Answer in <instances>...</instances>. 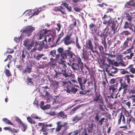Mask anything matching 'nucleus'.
<instances>
[{
  "label": "nucleus",
  "instance_id": "1",
  "mask_svg": "<svg viewBox=\"0 0 135 135\" xmlns=\"http://www.w3.org/2000/svg\"><path fill=\"white\" fill-rule=\"evenodd\" d=\"M71 48L68 47L67 50H64L63 47L59 48L57 50L59 53H61L63 58H67L68 57L69 62L67 64L71 66V68L74 70L82 71L83 70V63L79 56L76 55L75 53L71 51Z\"/></svg>",
  "mask_w": 135,
  "mask_h": 135
},
{
  "label": "nucleus",
  "instance_id": "2",
  "mask_svg": "<svg viewBox=\"0 0 135 135\" xmlns=\"http://www.w3.org/2000/svg\"><path fill=\"white\" fill-rule=\"evenodd\" d=\"M88 79L86 78H84L83 77H78L77 78V80L80 87V89L82 91H80L79 94H80L85 95L88 92L90 91V90H84V89L85 88V84L86 83Z\"/></svg>",
  "mask_w": 135,
  "mask_h": 135
},
{
  "label": "nucleus",
  "instance_id": "3",
  "mask_svg": "<svg viewBox=\"0 0 135 135\" xmlns=\"http://www.w3.org/2000/svg\"><path fill=\"white\" fill-rule=\"evenodd\" d=\"M134 77V75L131 74L125 75L124 77V80L120 78L119 80V83L120 84V85H121V87L120 89L128 87L129 85H130L131 79L130 78H133Z\"/></svg>",
  "mask_w": 135,
  "mask_h": 135
},
{
  "label": "nucleus",
  "instance_id": "4",
  "mask_svg": "<svg viewBox=\"0 0 135 135\" xmlns=\"http://www.w3.org/2000/svg\"><path fill=\"white\" fill-rule=\"evenodd\" d=\"M122 120L121 124L122 126L119 127V129H123L124 131L128 129L127 125L126 124V119L124 115L122 113H120V116L119 117L118 119L117 123L118 125H120Z\"/></svg>",
  "mask_w": 135,
  "mask_h": 135
},
{
  "label": "nucleus",
  "instance_id": "5",
  "mask_svg": "<svg viewBox=\"0 0 135 135\" xmlns=\"http://www.w3.org/2000/svg\"><path fill=\"white\" fill-rule=\"evenodd\" d=\"M34 41L32 40L27 38L23 41V45L28 50H30L34 45Z\"/></svg>",
  "mask_w": 135,
  "mask_h": 135
},
{
  "label": "nucleus",
  "instance_id": "6",
  "mask_svg": "<svg viewBox=\"0 0 135 135\" xmlns=\"http://www.w3.org/2000/svg\"><path fill=\"white\" fill-rule=\"evenodd\" d=\"M100 116L98 113H95V117L94 119L95 122H97V125L101 126L103 124V123L105 122H106L107 120V119H105L103 117L101 118L99 120Z\"/></svg>",
  "mask_w": 135,
  "mask_h": 135
},
{
  "label": "nucleus",
  "instance_id": "7",
  "mask_svg": "<svg viewBox=\"0 0 135 135\" xmlns=\"http://www.w3.org/2000/svg\"><path fill=\"white\" fill-rule=\"evenodd\" d=\"M84 46L86 51L90 50L93 53L94 52L93 45L91 38L88 39L86 41Z\"/></svg>",
  "mask_w": 135,
  "mask_h": 135
},
{
  "label": "nucleus",
  "instance_id": "8",
  "mask_svg": "<svg viewBox=\"0 0 135 135\" xmlns=\"http://www.w3.org/2000/svg\"><path fill=\"white\" fill-rule=\"evenodd\" d=\"M72 36V34L70 33L69 35H66L63 39L62 41L64 42V44L65 45H68L74 43V41L71 38Z\"/></svg>",
  "mask_w": 135,
  "mask_h": 135
},
{
  "label": "nucleus",
  "instance_id": "9",
  "mask_svg": "<svg viewBox=\"0 0 135 135\" xmlns=\"http://www.w3.org/2000/svg\"><path fill=\"white\" fill-rule=\"evenodd\" d=\"M35 30L34 27L31 26H27L23 30L22 33L28 36L31 35L32 32Z\"/></svg>",
  "mask_w": 135,
  "mask_h": 135
},
{
  "label": "nucleus",
  "instance_id": "10",
  "mask_svg": "<svg viewBox=\"0 0 135 135\" xmlns=\"http://www.w3.org/2000/svg\"><path fill=\"white\" fill-rule=\"evenodd\" d=\"M102 18L104 21L103 23L107 26V27L109 26H110L112 20L110 16H107V15H104V16L102 17Z\"/></svg>",
  "mask_w": 135,
  "mask_h": 135
},
{
  "label": "nucleus",
  "instance_id": "11",
  "mask_svg": "<svg viewBox=\"0 0 135 135\" xmlns=\"http://www.w3.org/2000/svg\"><path fill=\"white\" fill-rule=\"evenodd\" d=\"M124 28L126 29L129 28L132 31H134L135 30V26L132 23V21H126L124 23Z\"/></svg>",
  "mask_w": 135,
  "mask_h": 135
},
{
  "label": "nucleus",
  "instance_id": "12",
  "mask_svg": "<svg viewBox=\"0 0 135 135\" xmlns=\"http://www.w3.org/2000/svg\"><path fill=\"white\" fill-rule=\"evenodd\" d=\"M52 126V125L51 124L43 125L40 131L43 132L42 133L44 135H47L48 134V131L49 130L48 127H51Z\"/></svg>",
  "mask_w": 135,
  "mask_h": 135
},
{
  "label": "nucleus",
  "instance_id": "13",
  "mask_svg": "<svg viewBox=\"0 0 135 135\" xmlns=\"http://www.w3.org/2000/svg\"><path fill=\"white\" fill-rule=\"evenodd\" d=\"M118 83H116L115 84L111 85L109 88V90L111 94H113L117 91Z\"/></svg>",
  "mask_w": 135,
  "mask_h": 135
},
{
  "label": "nucleus",
  "instance_id": "14",
  "mask_svg": "<svg viewBox=\"0 0 135 135\" xmlns=\"http://www.w3.org/2000/svg\"><path fill=\"white\" fill-rule=\"evenodd\" d=\"M133 48V46L132 45L130 48L127 49L124 53L125 54H128L131 53L129 55H128L126 56V58L128 60L132 59V57L134 56V53L132 52L131 51Z\"/></svg>",
  "mask_w": 135,
  "mask_h": 135
},
{
  "label": "nucleus",
  "instance_id": "15",
  "mask_svg": "<svg viewBox=\"0 0 135 135\" xmlns=\"http://www.w3.org/2000/svg\"><path fill=\"white\" fill-rule=\"evenodd\" d=\"M32 69V67L30 65H27L25 69H23L22 71V74L23 75L25 74L30 73L31 72Z\"/></svg>",
  "mask_w": 135,
  "mask_h": 135
},
{
  "label": "nucleus",
  "instance_id": "16",
  "mask_svg": "<svg viewBox=\"0 0 135 135\" xmlns=\"http://www.w3.org/2000/svg\"><path fill=\"white\" fill-rule=\"evenodd\" d=\"M45 34H47L48 33V37H51L53 38V39L55 38L56 35V32L53 30H47L46 29H45Z\"/></svg>",
  "mask_w": 135,
  "mask_h": 135
},
{
  "label": "nucleus",
  "instance_id": "17",
  "mask_svg": "<svg viewBox=\"0 0 135 135\" xmlns=\"http://www.w3.org/2000/svg\"><path fill=\"white\" fill-rule=\"evenodd\" d=\"M62 86L65 88H67L66 89L70 90V88H71L73 86V84L70 81L65 82L63 81L62 82Z\"/></svg>",
  "mask_w": 135,
  "mask_h": 135
},
{
  "label": "nucleus",
  "instance_id": "18",
  "mask_svg": "<svg viewBox=\"0 0 135 135\" xmlns=\"http://www.w3.org/2000/svg\"><path fill=\"white\" fill-rule=\"evenodd\" d=\"M57 117L60 118L65 119L67 118V115L64 111H60L57 114Z\"/></svg>",
  "mask_w": 135,
  "mask_h": 135
},
{
  "label": "nucleus",
  "instance_id": "19",
  "mask_svg": "<svg viewBox=\"0 0 135 135\" xmlns=\"http://www.w3.org/2000/svg\"><path fill=\"white\" fill-rule=\"evenodd\" d=\"M3 129L5 130H8L9 132H11L12 133H13L14 135H15V133H17L18 131L16 129L13 128L12 129L10 128L9 127H5Z\"/></svg>",
  "mask_w": 135,
  "mask_h": 135
},
{
  "label": "nucleus",
  "instance_id": "20",
  "mask_svg": "<svg viewBox=\"0 0 135 135\" xmlns=\"http://www.w3.org/2000/svg\"><path fill=\"white\" fill-rule=\"evenodd\" d=\"M129 92L131 94H135V89L133 88L129 90ZM131 97L132 98H132V102L134 103L133 105L135 106V95H132Z\"/></svg>",
  "mask_w": 135,
  "mask_h": 135
},
{
  "label": "nucleus",
  "instance_id": "21",
  "mask_svg": "<svg viewBox=\"0 0 135 135\" xmlns=\"http://www.w3.org/2000/svg\"><path fill=\"white\" fill-rule=\"evenodd\" d=\"M89 27L90 30L92 31L91 33L94 34V32L97 29L96 25L93 23H91L89 25Z\"/></svg>",
  "mask_w": 135,
  "mask_h": 135
},
{
  "label": "nucleus",
  "instance_id": "22",
  "mask_svg": "<svg viewBox=\"0 0 135 135\" xmlns=\"http://www.w3.org/2000/svg\"><path fill=\"white\" fill-rule=\"evenodd\" d=\"M81 105H79L73 108L69 112V114L71 115L75 113L76 111L81 107Z\"/></svg>",
  "mask_w": 135,
  "mask_h": 135
},
{
  "label": "nucleus",
  "instance_id": "23",
  "mask_svg": "<svg viewBox=\"0 0 135 135\" xmlns=\"http://www.w3.org/2000/svg\"><path fill=\"white\" fill-rule=\"evenodd\" d=\"M59 54H60V55L61 56V58L60 59V61L59 62V63L60 64L63 65V67L65 68L66 67V66L65 64V61L64 60V59H67L68 58L67 57V58H62V56H61V53H59Z\"/></svg>",
  "mask_w": 135,
  "mask_h": 135
},
{
  "label": "nucleus",
  "instance_id": "24",
  "mask_svg": "<svg viewBox=\"0 0 135 135\" xmlns=\"http://www.w3.org/2000/svg\"><path fill=\"white\" fill-rule=\"evenodd\" d=\"M135 5V3L133 1H131L128 2H126L125 5V7L126 8H129L132 6Z\"/></svg>",
  "mask_w": 135,
  "mask_h": 135
},
{
  "label": "nucleus",
  "instance_id": "25",
  "mask_svg": "<svg viewBox=\"0 0 135 135\" xmlns=\"http://www.w3.org/2000/svg\"><path fill=\"white\" fill-rule=\"evenodd\" d=\"M67 93H70V92H72L73 93L75 94L76 93L78 90V89L72 87L71 89V90L66 89L65 90Z\"/></svg>",
  "mask_w": 135,
  "mask_h": 135
},
{
  "label": "nucleus",
  "instance_id": "26",
  "mask_svg": "<svg viewBox=\"0 0 135 135\" xmlns=\"http://www.w3.org/2000/svg\"><path fill=\"white\" fill-rule=\"evenodd\" d=\"M133 64H131L127 68V69L129 70V71L133 74H135V68L133 67Z\"/></svg>",
  "mask_w": 135,
  "mask_h": 135
},
{
  "label": "nucleus",
  "instance_id": "27",
  "mask_svg": "<svg viewBox=\"0 0 135 135\" xmlns=\"http://www.w3.org/2000/svg\"><path fill=\"white\" fill-rule=\"evenodd\" d=\"M46 34H45V30L44 31V32H41L39 33L38 34V37L37 38L38 40H41L43 39V38L46 36H45V35Z\"/></svg>",
  "mask_w": 135,
  "mask_h": 135
},
{
  "label": "nucleus",
  "instance_id": "28",
  "mask_svg": "<svg viewBox=\"0 0 135 135\" xmlns=\"http://www.w3.org/2000/svg\"><path fill=\"white\" fill-rule=\"evenodd\" d=\"M82 118V117H78V115H76L73 118L72 121L73 122H74L75 123H76L78 121L81 120Z\"/></svg>",
  "mask_w": 135,
  "mask_h": 135
},
{
  "label": "nucleus",
  "instance_id": "29",
  "mask_svg": "<svg viewBox=\"0 0 135 135\" xmlns=\"http://www.w3.org/2000/svg\"><path fill=\"white\" fill-rule=\"evenodd\" d=\"M95 97L93 98V101L94 102H97L100 98V95L99 92H96L95 93Z\"/></svg>",
  "mask_w": 135,
  "mask_h": 135
},
{
  "label": "nucleus",
  "instance_id": "30",
  "mask_svg": "<svg viewBox=\"0 0 135 135\" xmlns=\"http://www.w3.org/2000/svg\"><path fill=\"white\" fill-rule=\"evenodd\" d=\"M130 41H132V38L131 37H129L127 38L126 40L124 42L123 44V46L125 48L128 47V42Z\"/></svg>",
  "mask_w": 135,
  "mask_h": 135
},
{
  "label": "nucleus",
  "instance_id": "31",
  "mask_svg": "<svg viewBox=\"0 0 135 135\" xmlns=\"http://www.w3.org/2000/svg\"><path fill=\"white\" fill-rule=\"evenodd\" d=\"M62 72H60L59 73V74L61 75L62 74V75H61V76H63L65 77V78L69 77V74H68V73L66 72V69H65V70H64L63 71H62Z\"/></svg>",
  "mask_w": 135,
  "mask_h": 135
},
{
  "label": "nucleus",
  "instance_id": "32",
  "mask_svg": "<svg viewBox=\"0 0 135 135\" xmlns=\"http://www.w3.org/2000/svg\"><path fill=\"white\" fill-rule=\"evenodd\" d=\"M3 121L4 122L12 126H15V125L13 124L11 121L7 119L6 118H3L2 119Z\"/></svg>",
  "mask_w": 135,
  "mask_h": 135
},
{
  "label": "nucleus",
  "instance_id": "33",
  "mask_svg": "<svg viewBox=\"0 0 135 135\" xmlns=\"http://www.w3.org/2000/svg\"><path fill=\"white\" fill-rule=\"evenodd\" d=\"M79 6H78L76 4H74L73 6V7L75 11L79 12L82 10V9L79 8Z\"/></svg>",
  "mask_w": 135,
  "mask_h": 135
},
{
  "label": "nucleus",
  "instance_id": "34",
  "mask_svg": "<svg viewBox=\"0 0 135 135\" xmlns=\"http://www.w3.org/2000/svg\"><path fill=\"white\" fill-rule=\"evenodd\" d=\"M22 54L21 55V60L22 61H24V59L26 57V55L27 54H28V52L25 51V50L24 49L22 51Z\"/></svg>",
  "mask_w": 135,
  "mask_h": 135
},
{
  "label": "nucleus",
  "instance_id": "35",
  "mask_svg": "<svg viewBox=\"0 0 135 135\" xmlns=\"http://www.w3.org/2000/svg\"><path fill=\"white\" fill-rule=\"evenodd\" d=\"M80 132V129L76 130L74 131L70 132L68 135H78Z\"/></svg>",
  "mask_w": 135,
  "mask_h": 135
},
{
  "label": "nucleus",
  "instance_id": "36",
  "mask_svg": "<svg viewBox=\"0 0 135 135\" xmlns=\"http://www.w3.org/2000/svg\"><path fill=\"white\" fill-rule=\"evenodd\" d=\"M53 10L55 12H57V11H60L63 15H65L66 14V13L65 12V11H62L61 10V9H60L58 7H55L53 9Z\"/></svg>",
  "mask_w": 135,
  "mask_h": 135
},
{
  "label": "nucleus",
  "instance_id": "37",
  "mask_svg": "<svg viewBox=\"0 0 135 135\" xmlns=\"http://www.w3.org/2000/svg\"><path fill=\"white\" fill-rule=\"evenodd\" d=\"M118 69L116 68H114L113 66L112 68L111 69L110 71V75H112L113 74H115L117 73L118 71Z\"/></svg>",
  "mask_w": 135,
  "mask_h": 135
},
{
  "label": "nucleus",
  "instance_id": "38",
  "mask_svg": "<svg viewBox=\"0 0 135 135\" xmlns=\"http://www.w3.org/2000/svg\"><path fill=\"white\" fill-rule=\"evenodd\" d=\"M76 37V46L78 50H80L81 49V46L79 42L78 36H77Z\"/></svg>",
  "mask_w": 135,
  "mask_h": 135
},
{
  "label": "nucleus",
  "instance_id": "39",
  "mask_svg": "<svg viewBox=\"0 0 135 135\" xmlns=\"http://www.w3.org/2000/svg\"><path fill=\"white\" fill-rule=\"evenodd\" d=\"M32 78L28 77L26 80L27 84L31 85H33V83L32 81Z\"/></svg>",
  "mask_w": 135,
  "mask_h": 135
},
{
  "label": "nucleus",
  "instance_id": "40",
  "mask_svg": "<svg viewBox=\"0 0 135 135\" xmlns=\"http://www.w3.org/2000/svg\"><path fill=\"white\" fill-rule=\"evenodd\" d=\"M125 15H126L125 17L126 18L127 20L128 21H132V20L133 18L132 16L130 15L128 13H126Z\"/></svg>",
  "mask_w": 135,
  "mask_h": 135
},
{
  "label": "nucleus",
  "instance_id": "41",
  "mask_svg": "<svg viewBox=\"0 0 135 135\" xmlns=\"http://www.w3.org/2000/svg\"><path fill=\"white\" fill-rule=\"evenodd\" d=\"M120 34L121 35H122L123 36H127L130 35L131 33L130 32L128 31H125L121 32Z\"/></svg>",
  "mask_w": 135,
  "mask_h": 135
},
{
  "label": "nucleus",
  "instance_id": "42",
  "mask_svg": "<svg viewBox=\"0 0 135 135\" xmlns=\"http://www.w3.org/2000/svg\"><path fill=\"white\" fill-rule=\"evenodd\" d=\"M63 5L67 8V10L69 12H70L72 10V7L70 6H69L68 4L66 3H64Z\"/></svg>",
  "mask_w": 135,
  "mask_h": 135
},
{
  "label": "nucleus",
  "instance_id": "43",
  "mask_svg": "<svg viewBox=\"0 0 135 135\" xmlns=\"http://www.w3.org/2000/svg\"><path fill=\"white\" fill-rule=\"evenodd\" d=\"M6 76L8 77L11 76L12 74L9 70L8 69H6L4 72Z\"/></svg>",
  "mask_w": 135,
  "mask_h": 135
},
{
  "label": "nucleus",
  "instance_id": "44",
  "mask_svg": "<svg viewBox=\"0 0 135 135\" xmlns=\"http://www.w3.org/2000/svg\"><path fill=\"white\" fill-rule=\"evenodd\" d=\"M47 44L46 37H45L44 39L43 40L40 44L41 45L42 47H45Z\"/></svg>",
  "mask_w": 135,
  "mask_h": 135
},
{
  "label": "nucleus",
  "instance_id": "45",
  "mask_svg": "<svg viewBox=\"0 0 135 135\" xmlns=\"http://www.w3.org/2000/svg\"><path fill=\"white\" fill-rule=\"evenodd\" d=\"M112 29L110 33V34L112 35L114 34L117 31V28H111Z\"/></svg>",
  "mask_w": 135,
  "mask_h": 135
},
{
  "label": "nucleus",
  "instance_id": "46",
  "mask_svg": "<svg viewBox=\"0 0 135 135\" xmlns=\"http://www.w3.org/2000/svg\"><path fill=\"white\" fill-rule=\"evenodd\" d=\"M64 34L63 32H62L59 35L56 41V42H58L60 41L61 38L64 36Z\"/></svg>",
  "mask_w": 135,
  "mask_h": 135
},
{
  "label": "nucleus",
  "instance_id": "47",
  "mask_svg": "<svg viewBox=\"0 0 135 135\" xmlns=\"http://www.w3.org/2000/svg\"><path fill=\"white\" fill-rule=\"evenodd\" d=\"M117 22L116 20L115 21H112V22L111 24H112V25L111 26V28H117Z\"/></svg>",
  "mask_w": 135,
  "mask_h": 135
},
{
  "label": "nucleus",
  "instance_id": "48",
  "mask_svg": "<svg viewBox=\"0 0 135 135\" xmlns=\"http://www.w3.org/2000/svg\"><path fill=\"white\" fill-rule=\"evenodd\" d=\"M50 54L53 57H55L56 54V51L55 50H51L50 52Z\"/></svg>",
  "mask_w": 135,
  "mask_h": 135
},
{
  "label": "nucleus",
  "instance_id": "49",
  "mask_svg": "<svg viewBox=\"0 0 135 135\" xmlns=\"http://www.w3.org/2000/svg\"><path fill=\"white\" fill-rule=\"evenodd\" d=\"M88 127L89 128L93 130H94V127H95V128L96 127L95 124L93 122L91 123V124H88Z\"/></svg>",
  "mask_w": 135,
  "mask_h": 135
},
{
  "label": "nucleus",
  "instance_id": "50",
  "mask_svg": "<svg viewBox=\"0 0 135 135\" xmlns=\"http://www.w3.org/2000/svg\"><path fill=\"white\" fill-rule=\"evenodd\" d=\"M20 126L22 127V130L24 132L25 131L27 128V125L23 123H22L21 125Z\"/></svg>",
  "mask_w": 135,
  "mask_h": 135
},
{
  "label": "nucleus",
  "instance_id": "51",
  "mask_svg": "<svg viewBox=\"0 0 135 135\" xmlns=\"http://www.w3.org/2000/svg\"><path fill=\"white\" fill-rule=\"evenodd\" d=\"M88 134L87 133L86 129V128H84L81 134H79V135H88Z\"/></svg>",
  "mask_w": 135,
  "mask_h": 135
},
{
  "label": "nucleus",
  "instance_id": "52",
  "mask_svg": "<svg viewBox=\"0 0 135 135\" xmlns=\"http://www.w3.org/2000/svg\"><path fill=\"white\" fill-rule=\"evenodd\" d=\"M119 64H120L122 66H126V65L124 63V61L123 59L120 58V60L119 62Z\"/></svg>",
  "mask_w": 135,
  "mask_h": 135
},
{
  "label": "nucleus",
  "instance_id": "53",
  "mask_svg": "<svg viewBox=\"0 0 135 135\" xmlns=\"http://www.w3.org/2000/svg\"><path fill=\"white\" fill-rule=\"evenodd\" d=\"M44 55L42 54H37V56L36 57H35V56H34V57L35 58L37 59V60L39 61L40 60V59H41L42 58V56H43Z\"/></svg>",
  "mask_w": 135,
  "mask_h": 135
},
{
  "label": "nucleus",
  "instance_id": "54",
  "mask_svg": "<svg viewBox=\"0 0 135 135\" xmlns=\"http://www.w3.org/2000/svg\"><path fill=\"white\" fill-rule=\"evenodd\" d=\"M132 117H128L127 119V123L126 124L130 125V123L132 121Z\"/></svg>",
  "mask_w": 135,
  "mask_h": 135
},
{
  "label": "nucleus",
  "instance_id": "55",
  "mask_svg": "<svg viewBox=\"0 0 135 135\" xmlns=\"http://www.w3.org/2000/svg\"><path fill=\"white\" fill-rule=\"evenodd\" d=\"M121 87V85H120V87L119 88V91H120L122 89H124V90L123 91V94H126L127 93V87H125L124 88H121L120 89V88Z\"/></svg>",
  "mask_w": 135,
  "mask_h": 135
},
{
  "label": "nucleus",
  "instance_id": "56",
  "mask_svg": "<svg viewBox=\"0 0 135 135\" xmlns=\"http://www.w3.org/2000/svg\"><path fill=\"white\" fill-rule=\"evenodd\" d=\"M50 108V105H46L41 107V108L44 110L49 109Z\"/></svg>",
  "mask_w": 135,
  "mask_h": 135
},
{
  "label": "nucleus",
  "instance_id": "57",
  "mask_svg": "<svg viewBox=\"0 0 135 135\" xmlns=\"http://www.w3.org/2000/svg\"><path fill=\"white\" fill-rule=\"evenodd\" d=\"M27 119L28 122L31 124H32L33 119L30 116H28L27 118Z\"/></svg>",
  "mask_w": 135,
  "mask_h": 135
},
{
  "label": "nucleus",
  "instance_id": "58",
  "mask_svg": "<svg viewBox=\"0 0 135 135\" xmlns=\"http://www.w3.org/2000/svg\"><path fill=\"white\" fill-rule=\"evenodd\" d=\"M121 43V41H117V42L115 43L114 45V47H116L117 48L119 47Z\"/></svg>",
  "mask_w": 135,
  "mask_h": 135
},
{
  "label": "nucleus",
  "instance_id": "59",
  "mask_svg": "<svg viewBox=\"0 0 135 135\" xmlns=\"http://www.w3.org/2000/svg\"><path fill=\"white\" fill-rule=\"evenodd\" d=\"M97 102H98L99 103H100L101 104L104 105V102L103 101V99L102 97L100 98L98 101Z\"/></svg>",
  "mask_w": 135,
  "mask_h": 135
},
{
  "label": "nucleus",
  "instance_id": "60",
  "mask_svg": "<svg viewBox=\"0 0 135 135\" xmlns=\"http://www.w3.org/2000/svg\"><path fill=\"white\" fill-rule=\"evenodd\" d=\"M15 120L20 124V126L23 123L21 119L18 117H17L16 118Z\"/></svg>",
  "mask_w": 135,
  "mask_h": 135
},
{
  "label": "nucleus",
  "instance_id": "61",
  "mask_svg": "<svg viewBox=\"0 0 135 135\" xmlns=\"http://www.w3.org/2000/svg\"><path fill=\"white\" fill-rule=\"evenodd\" d=\"M59 82L55 80L52 81V85L54 86H58L59 85Z\"/></svg>",
  "mask_w": 135,
  "mask_h": 135
},
{
  "label": "nucleus",
  "instance_id": "62",
  "mask_svg": "<svg viewBox=\"0 0 135 135\" xmlns=\"http://www.w3.org/2000/svg\"><path fill=\"white\" fill-rule=\"evenodd\" d=\"M31 117L32 118H35L36 119H38L39 120L41 119V117H38L37 116H35L33 114H32Z\"/></svg>",
  "mask_w": 135,
  "mask_h": 135
},
{
  "label": "nucleus",
  "instance_id": "63",
  "mask_svg": "<svg viewBox=\"0 0 135 135\" xmlns=\"http://www.w3.org/2000/svg\"><path fill=\"white\" fill-rule=\"evenodd\" d=\"M101 66L103 68H105L106 69H107L109 67L110 65L107 63H104Z\"/></svg>",
  "mask_w": 135,
  "mask_h": 135
},
{
  "label": "nucleus",
  "instance_id": "64",
  "mask_svg": "<svg viewBox=\"0 0 135 135\" xmlns=\"http://www.w3.org/2000/svg\"><path fill=\"white\" fill-rule=\"evenodd\" d=\"M62 127H61V125H58L56 128V131L57 132H58L61 129Z\"/></svg>",
  "mask_w": 135,
  "mask_h": 135
}]
</instances>
